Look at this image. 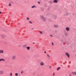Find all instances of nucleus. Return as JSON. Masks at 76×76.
Masks as SVG:
<instances>
[{
    "mask_svg": "<svg viewBox=\"0 0 76 76\" xmlns=\"http://www.w3.org/2000/svg\"><path fill=\"white\" fill-rule=\"evenodd\" d=\"M40 19L43 20V22H45V21H47V18H45L44 16L42 15H41L40 16Z\"/></svg>",
    "mask_w": 76,
    "mask_h": 76,
    "instance_id": "1",
    "label": "nucleus"
},
{
    "mask_svg": "<svg viewBox=\"0 0 76 76\" xmlns=\"http://www.w3.org/2000/svg\"><path fill=\"white\" fill-rule=\"evenodd\" d=\"M40 64V66H44V63L43 62H41Z\"/></svg>",
    "mask_w": 76,
    "mask_h": 76,
    "instance_id": "2",
    "label": "nucleus"
},
{
    "mask_svg": "<svg viewBox=\"0 0 76 76\" xmlns=\"http://www.w3.org/2000/svg\"><path fill=\"white\" fill-rule=\"evenodd\" d=\"M66 31L69 32L70 31V28L69 27H66Z\"/></svg>",
    "mask_w": 76,
    "mask_h": 76,
    "instance_id": "3",
    "label": "nucleus"
},
{
    "mask_svg": "<svg viewBox=\"0 0 76 76\" xmlns=\"http://www.w3.org/2000/svg\"><path fill=\"white\" fill-rule=\"evenodd\" d=\"M66 55L68 57H70V55H69V54H68L67 53H65Z\"/></svg>",
    "mask_w": 76,
    "mask_h": 76,
    "instance_id": "4",
    "label": "nucleus"
},
{
    "mask_svg": "<svg viewBox=\"0 0 76 76\" xmlns=\"http://www.w3.org/2000/svg\"><path fill=\"white\" fill-rule=\"evenodd\" d=\"M1 61H5V59L2 58L0 59V62Z\"/></svg>",
    "mask_w": 76,
    "mask_h": 76,
    "instance_id": "5",
    "label": "nucleus"
},
{
    "mask_svg": "<svg viewBox=\"0 0 76 76\" xmlns=\"http://www.w3.org/2000/svg\"><path fill=\"white\" fill-rule=\"evenodd\" d=\"M15 58H16V56H13L12 58V59L13 60H15Z\"/></svg>",
    "mask_w": 76,
    "mask_h": 76,
    "instance_id": "6",
    "label": "nucleus"
},
{
    "mask_svg": "<svg viewBox=\"0 0 76 76\" xmlns=\"http://www.w3.org/2000/svg\"><path fill=\"white\" fill-rule=\"evenodd\" d=\"M3 73H4L3 71L0 70V74H1V75H2V74H3Z\"/></svg>",
    "mask_w": 76,
    "mask_h": 76,
    "instance_id": "7",
    "label": "nucleus"
},
{
    "mask_svg": "<svg viewBox=\"0 0 76 76\" xmlns=\"http://www.w3.org/2000/svg\"><path fill=\"white\" fill-rule=\"evenodd\" d=\"M53 2L55 3H58V1L57 0H53Z\"/></svg>",
    "mask_w": 76,
    "mask_h": 76,
    "instance_id": "8",
    "label": "nucleus"
},
{
    "mask_svg": "<svg viewBox=\"0 0 76 76\" xmlns=\"http://www.w3.org/2000/svg\"><path fill=\"white\" fill-rule=\"evenodd\" d=\"M47 56L49 59H50V55H48V54H47Z\"/></svg>",
    "mask_w": 76,
    "mask_h": 76,
    "instance_id": "9",
    "label": "nucleus"
},
{
    "mask_svg": "<svg viewBox=\"0 0 76 76\" xmlns=\"http://www.w3.org/2000/svg\"><path fill=\"white\" fill-rule=\"evenodd\" d=\"M4 52L3 50H0V53H3Z\"/></svg>",
    "mask_w": 76,
    "mask_h": 76,
    "instance_id": "10",
    "label": "nucleus"
},
{
    "mask_svg": "<svg viewBox=\"0 0 76 76\" xmlns=\"http://www.w3.org/2000/svg\"><path fill=\"white\" fill-rule=\"evenodd\" d=\"M26 48L28 50H30V47H27Z\"/></svg>",
    "mask_w": 76,
    "mask_h": 76,
    "instance_id": "11",
    "label": "nucleus"
},
{
    "mask_svg": "<svg viewBox=\"0 0 76 76\" xmlns=\"http://www.w3.org/2000/svg\"><path fill=\"white\" fill-rule=\"evenodd\" d=\"M72 74H73L74 75H76V72H72Z\"/></svg>",
    "mask_w": 76,
    "mask_h": 76,
    "instance_id": "12",
    "label": "nucleus"
},
{
    "mask_svg": "<svg viewBox=\"0 0 76 76\" xmlns=\"http://www.w3.org/2000/svg\"><path fill=\"white\" fill-rule=\"evenodd\" d=\"M54 28H58V26L57 25H54Z\"/></svg>",
    "mask_w": 76,
    "mask_h": 76,
    "instance_id": "13",
    "label": "nucleus"
},
{
    "mask_svg": "<svg viewBox=\"0 0 76 76\" xmlns=\"http://www.w3.org/2000/svg\"><path fill=\"white\" fill-rule=\"evenodd\" d=\"M65 36H68V33H66V32L65 33Z\"/></svg>",
    "mask_w": 76,
    "mask_h": 76,
    "instance_id": "14",
    "label": "nucleus"
},
{
    "mask_svg": "<svg viewBox=\"0 0 76 76\" xmlns=\"http://www.w3.org/2000/svg\"><path fill=\"white\" fill-rule=\"evenodd\" d=\"M32 8H34V7H36V6L34 5L31 7Z\"/></svg>",
    "mask_w": 76,
    "mask_h": 76,
    "instance_id": "15",
    "label": "nucleus"
},
{
    "mask_svg": "<svg viewBox=\"0 0 76 76\" xmlns=\"http://www.w3.org/2000/svg\"><path fill=\"white\" fill-rule=\"evenodd\" d=\"M10 76H13V74H12V72L10 73Z\"/></svg>",
    "mask_w": 76,
    "mask_h": 76,
    "instance_id": "16",
    "label": "nucleus"
},
{
    "mask_svg": "<svg viewBox=\"0 0 76 76\" xmlns=\"http://www.w3.org/2000/svg\"><path fill=\"white\" fill-rule=\"evenodd\" d=\"M15 75L16 76H18V73H15Z\"/></svg>",
    "mask_w": 76,
    "mask_h": 76,
    "instance_id": "17",
    "label": "nucleus"
},
{
    "mask_svg": "<svg viewBox=\"0 0 76 76\" xmlns=\"http://www.w3.org/2000/svg\"><path fill=\"white\" fill-rule=\"evenodd\" d=\"M28 22H29V23H31V24L32 23V21H28Z\"/></svg>",
    "mask_w": 76,
    "mask_h": 76,
    "instance_id": "18",
    "label": "nucleus"
},
{
    "mask_svg": "<svg viewBox=\"0 0 76 76\" xmlns=\"http://www.w3.org/2000/svg\"><path fill=\"white\" fill-rule=\"evenodd\" d=\"M60 69V67H58L57 68V70H59V69Z\"/></svg>",
    "mask_w": 76,
    "mask_h": 76,
    "instance_id": "19",
    "label": "nucleus"
},
{
    "mask_svg": "<svg viewBox=\"0 0 76 76\" xmlns=\"http://www.w3.org/2000/svg\"><path fill=\"white\" fill-rule=\"evenodd\" d=\"M39 32L40 33V34H43L42 32L41 31H39Z\"/></svg>",
    "mask_w": 76,
    "mask_h": 76,
    "instance_id": "20",
    "label": "nucleus"
},
{
    "mask_svg": "<svg viewBox=\"0 0 76 76\" xmlns=\"http://www.w3.org/2000/svg\"><path fill=\"white\" fill-rule=\"evenodd\" d=\"M26 20H29V18L28 17L27 18Z\"/></svg>",
    "mask_w": 76,
    "mask_h": 76,
    "instance_id": "21",
    "label": "nucleus"
},
{
    "mask_svg": "<svg viewBox=\"0 0 76 76\" xmlns=\"http://www.w3.org/2000/svg\"><path fill=\"white\" fill-rule=\"evenodd\" d=\"M23 73H24V72L23 71H21V74H23Z\"/></svg>",
    "mask_w": 76,
    "mask_h": 76,
    "instance_id": "22",
    "label": "nucleus"
},
{
    "mask_svg": "<svg viewBox=\"0 0 76 76\" xmlns=\"http://www.w3.org/2000/svg\"><path fill=\"white\" fill-rule=\"evenodd\" d=\"M18 47L20 48L21 47V45H18Z\"/></svg>",
    "mask_w": 76,
    "mask_h": 76,
    "instance_id": "23",
    "label": "nucleus"
},
{
    "mask_svg": "<svg viewBox=\"0 0 76 76\" xmlns=\"http://www.w3.org/2000/svg\"><path fill=\"white\" fill-rule=\"evenodd\" d=\"M8 6H10H10H11V4L10 3L9 4V5H8Z\"/></svg>",
    "mask_w": 76,
    "mask_h": 76,
    "instance_id": "24",
    "label": "nucleus"
},
{
    "mask_svg": "<svg viewBox=\"0 0 76 76\" xmlns=\"http://www.w3.org/2000/svg\"><path fill=\"white\" fill-rule=\"evenodd\" d=\"M52 45H54V44H53V42H52Z\"/></svg>",
    "mask_w": 76,
    "mask_h": 76,
    "instance_id": "25",
    "label": "nucleus"
},
{
    "mask_svg": "<svg viewBox=\"0 0 76 76\" xmlns=\"http://www.w3.org/2000/svg\"><path fill=\"white\" fill-rule=\"evenodd\" d=\"M50 3H53V2H52V1H50Z\"/></svg>",
    "mask_w": 76,
    "mask_h": 76,
    "instance_id": "26",
    "label": "nucleus"
},
{
    "mask_svg": "<svg viewBox=\"0 0 76 76\" xmlns=\"http://www.w3.org/2000/svg\"><path fill=\"white\" fill-rule=\"evenodd\" d=\"M38 3H39V4H40V2L38 1Z\"/></svg>",
    "mask_w": 76,
    "mask_h": 76,
    "instance_id": "27",
    "label": "nucleus"
},
{
    "mask_svg": "<svg viewBox=\"0 0 76 76\" xmlns=\"http://www.w3.org/2000/svg\"><path fill=\"white\" fill-rule=\"evenodd\" d=\"M1 37H4V35H1Z\"/></svg>",
    "mask_w": 76,
    "mask_h": 76,
    "instance_id": "28",
    "label": "nucleus"
},
{
    "mask_svg": "<svg viewBox=\"0 0 76 76\" xmlns=\"http://www.w3.org/2000/svg\"><path fill=\"white\" fill-rule=\"evenodd\" d=\"M55 75V74L54 73H53V76H54V75Z\"/></svg>",
    "mask_w": 76,
    "mask_h": 76,
    "instance_id": "29",
    "label": "nucleus"
},
{
    "mask_svg": "<svg viewBox=\"0 0 76 76\" xmlns=\"http://www.w3.org/2000/svg\"><path fill=\"white\" fill-rule=\"evenodd\" d=\"M44 53H47V52L46 51H45Z\"/></svg>",
    "mask_w": 76,
    "mask_h": 76,
    "instance_id": "30",
    "label": "nucleus"
},
{
    "mask_svg": "<svg viewBox=\"0 0 76 76\" xmlns=\"http://www.w3.org/2000/svg\"><path fill=\"white\" fill-rule=\"evenodd\" d=\"M1 12H0V14H1Z\"/></svg>",
    "mask_w": 76,
    "mask_h": 76,
    "instance_id": "31",
    "label": "nucleus"
},
{
    "mask_svg": "<svg viewBox=\"0 0 76 76\" xmlns=\"http://www.w3.org/2000/svg\"><path fill=\"white\" fill-rule=\"evenodd\" d=\"M50 37H53V36H52V35H50Z\"/></svg>",
    "mask_w": 76,
    "mask_h": 76,
    "instance_id": "32",
    "label": "nucleus"
},
{
    "mask_svg": "<svg viewBox=\"0 0 76 76\" xmlns=\"http://www.w3.org/2000/svg\"><path fill=\"white\" fill-rule=\"evenodd\" d=\"M33 44H34V42H33Z\"/></svg>",
    "mask_w": 76,
    "mask_h": 76,
    "instance_id": "33",
    "label": "nucleus"
},
{
    "mask_svg": "<svg viewBox=\"0 0 76 76\" xmlns=\"http://www.w3.org/2000/svg\"><path fill=\"white\" fill-rule=\"evenodd\" d=\"M49 67H50V68H51V66H50Z\"/></svg>",
    "mask_w": 76,
    "mask_h": 76,
    "instance_id": "34",
    "label": "nucleus"
},
{
    "mask_svg": "<svg viewBox=\"0 0 76 76\" xmlns=\"http://www.w3.org/2000/svg\"><path fill=\"white\" fill-rule=\"evenodd\" d=\"M64 15H66V14H64Z\"/></svg>",
    "mask_w": 76,
    "mask_h": 76,
    "instance_id": "35",
    "label": "nucleus"
},
{
    "mask_svg": "<svg viewBox=\"0 0 76 76\" xmlns=\"http://www.w3.org/2000/svg\"><path fill=\"white\" fill-rule=\"evenodd\" d=\"M32 29H34L33 28H32Z\"/></svg>",
    "mask_w": 76,
    "mask_h": 76,
    "instance_id": "36",
    "label": "nucleus"
}]
</instances>
